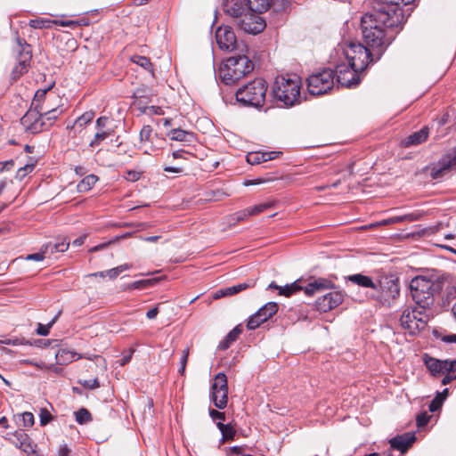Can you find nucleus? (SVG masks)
Masks as SVG:
<instances>
[{"label":"nucleus","instance_id":"obj_59","mask_svg":"<svg viewBox=\"0 0 456 456\" xmlns=\"http://www.w3.org/2000/svg\"><path fill=\"white\" fill-rule=\"evenodd\" d=\"M46 23H49L47 20H30V26L34 28H43L48 27Z\"/></svg>","mask_w":456,"mask_h":456},{"label":"nucleus","instance_id":"obj_44","mask_svg":"<svg viewBox=\"0 0 456 456\" xmlns=\"http://www.w3.org/2000/svg\"><path fill=\"white\" fill-rule=\"evenodd\" d=\"M265 322L262 319H260V316L257 315V314H254L251 315L248 321L247 328L248 330H255L257 327L260 326L261 323Z\"/></svg>","mask_w":456,"mask_h":456},{"label":"nucleus","instance_id":"obj_58","mask_svg":"<svg viewBox=\"0 0 456 456\" xmlns=\"http://www.w3.org/2000/svg\"><path fill=\"white\" fill-rule=\"evenodd\" d=\"M281 152L280 151H267V152H260L261 158L265 159V162L268 160L274 159Z\"/></svg>","mask_w":456,"mask_h":456},{"label":"nucleus","instance_id":"obj_1","mask_svg":"<svg viewBox=\"0 0 456 456\" xmlns=\"http://www.w3.org/2000/svg\"><path fill=\"white\" fill-rule=\"evenodd\" d=\"M398 14L392 16L384 12H370L361 20V28L363 42L369 45L379 59L387 47L395 39L402 28Z\"/></svg>","mask_w":456,"mask_h":456},{"label":"nucleus","instance_id":"obj_38","mask_svg":"<svg viewBox=\"0 0 456 456\" xmlns=\"http://www.w3.org/2000/svg\"><path fill=\"white\" fill-rule=\"evenodd\" d=\"M94 117V111H86L81 116H79L74 122V126H78L80 128H83L86 124L90 123Z\"/></svg>","mask_w":456,"mask_h":456},{"label":"nucleus","instance_id":"obj_31","mask_svg":"<svg viewBox=\"0 0 456 456\" xmlns=\"http://www.w3.org/2000/svg\"><path fill=\"white\" fill-rule=\"evenodd\" d=\"M49 89L37 90L32 101V108L43 111L45 106H49L46 99V93Z\"/></svg>","mask_w":456,"mask_h":456},{"label":"nucleus","instance_id":"obj_41","mask_svg":"<svg viewBox=\"0 0 456 456\" xmlns=\"http://www.w3.org/2000/svg\"><path fill=\"white\" fill-rule=\"evenodd\" d=\"M14 436L17 438V441L19 442V444H16V445L22 449L24 452H28L27 447H25V445L27 444V441L29 440L28 435L22 430H20L15 432Z\"/></svg>","mask_w":456,"mask_h":456},{"label":"nucleus","instance_id":"obj_26","mask_svg":"<svg viewBox=\"0 0 456 456\" xmlns=\"http://www.w3.org/2000/svg\"><path fill=\"white\" fill-rule=\"evenodd\" d=\"M167 136L172 141L182 142L188 144L195 141V135L192 132L185 131L180 128L170 130L167 134Z\"/></svg>","mask_w":456,"mask_h":456},{"label":"nucleus","instance_id":"obj_21","mask_svg":"<svg viewBox=\"0 0 456 456\" xmlns=\"http://www.w3.org/2000/svg\"><path fill=\"white\" fill-rule=\"evenodd\" d=\"M256 281L253 280H249L246 282H241L236 285H232L230 287L223 288L218 289L213 296L215 299H218L224 297L232 296L237 293L241 292L248 288H253L255 286Z\"/></svg>","mask_w":456,"mask_h":456},{"label":"nucleus","instance_id":"obj_42","mask_svg":"<svg viewBox=\"0 0 456 456\" xmlns=\"http://www.w3.org/2000/svg\"><path fill=\"white\" fill-rule=\"evenodd\" d=\"M272 207H273V203L265 202V203H260V204L255 205L253 207H249L248 208L250 210L251 216H256Z\"/></svg>","mask_w":456,"mask_h":456},{"label":"nucleus","instance_id":"obj_22","mask_svg":"<svg viewBox=\"0 0 456 456\" xmlns=\"http://www.w3.org/2000/svg\"><path fill=\"white\" fill-rule=\"evenodd\" d=\"M415 441L413 433H404L397 436L390 440V445L393 449H396L401 452H405Z\"/></svg>","mask_w":456,"mask_h":456},{"label":"nucleus","instance_id":"obj_16","mask_svg":"<svg viewBox=\"0 0 456 456\" xmlns=\"http://www.w3.org/2000/svg\"><path fill=\"white\" fill-rule=\"evenodd\" d=\"M361 70L350 67L349 63H340L336 66L337 81L346 87L356 86L360 83Z\"/></svg>","mask_w":456,"mask_h":456},{"label":"nucleus","instance_id":"obj_15","mask_svg":"<svg viewBox=\"0 0 456 456\" xmlns=\"http://www.w3.org/2000/svg\"><path fill=\"white\" fill-rule=\"evenodd\" d=\"M237 25L246 33L254 35L262 32L266 26L265 21L259 13L252 12L251 11L243 13L239 20H237Z\"/></svg>","mask_w":456,"mask_h":456},{"label":"nucleus","instance_id":"obj_25","mask_svg":"<svg viewBox=\"0 0 456 456\" xmlns=\"http://www.w3.org/2000/svg\"><path fill=\"white\" fill-rule=\"evenodd\" d=\"M428 136V127H423L419 131H417L409 136H407L403 141V144L405 147L419 145L425 142Z\"/></svg>","mask_w":456,"mask_h":456},{"label":"nucleus","instance_id":"obj_4","mask_svg":"<svg viewBox=\"0 0 456 456\" xmlns=\"http://www.w3.org/2000/svg\"><path fill=\"white\" fill-rule=\"evenodd\" d=\"M301 80L297 75L278 76L273 87L274 97L285 106L299 102Z\"/></svg>","mask_w":456,"mask_h":456},{"label":"nucleus","instance_id":"obj_6","mask_svg":"<svg viewBox=\"0 0 456 456\" xmlns=\"http://www.w3.org/2000/svg\"><path fill=\"white\" fill-rule=\"evenodd\" d=\"M345 55L350 67L361 71L364 70L370 62L378 60L377 54L369 45L360 43H350L345 50Z\"/></svg>","mask_w":456,"mask_h":456},{"label":"nucleus","instance_id":"obj_37","mask_svg":"<svg viewBox=\"0 0 456 456\" xmlns=\"http://www.w3.org/2000/svg\"><path fill=\"white\" fill-rule=\"evenodd\" d=\"M131 61L143 68L145 70L152 72V64L149 58L141 55H134L131 57Z\"/></svg>","mask_w":456,"mask_h":456},{"label":"nucleus","instance_id":"obj_17","mask_svg":"<svg viewBox=\"0 0 456 456\" xmlns=\"http://www.w3.org/2000/svg\"><path fill=\"white\" fill-rule=\"evenodd\" d=\"M41 112L30 108L21 118L20 123L27 132L35 134L45 130V121L43 120Z\"/></svg>","mask_w":456,"mask_h":456},{"label":"nucleus","instance_id":"obj_54","mask_svg":"<svg viewBox=\"0 0 456 456\" xmlns=\"http://www.w3.org/2000/svg\"><path fill=\"white\" fill-rule=\"evenodd\" d=\"M46 256L43 248H41L40 251L37 253L30 254L26 256L27 260H35V261H42Z\"/></svg>","mask_w":456,"mask_h":456},{"label":"nucleus","instance_id":"obj_34","mask_svg":"<svg viewBox=\"0 0 456 456\" xmlns=\"http://www.w3.org/2000/svg\"><path fill=\"white\" fill-rule=\"evenodd\" d=\"M97 181L98 177L96 175H88L77 184V191L79 192L87 191L93 188Z\"/></svg>","mask_w":456,"mask_h":456},{"label":"nucleus","instance_id":"obj_62","mask_svg":"<svg viewBox=\"0 0 456 456\" xmlns=\"http://www.w3.org/2000/svg\"><path fill=\"white\" fill-rule=\"evenodd\" d=\"M402 223V218L400 216H393L388 219H385L381 222V224H397Z\"/></svg>","mask_w":456,"mask_h":456},{"label":"nucleus","instance_id":"obj_9","mask_svg":"<svg viewBox=\"0 0 456 456\" xmlns=\"http://www.w3.org/2000/svg\"><path fill=\"white\" fill-rule=\"evenodd\" d=\"M334 71L330 69H323L312 74L307 78L308 91L313 95H322L328 93L334 86Z\"/></svg>","mask_w":456,"mask_h":456},{"label":"nucleus","instance_id":"obj_64","mask_svg":"<svg viewBox=\"0 0 456 456\" xmlns=\"http://www.w3.org/2000/svg\"><path fill=\"white\" fill-rule=\"evenodd\" d=\"M70 450L68 448L66 444H63L60 447L58 455L59 456H69Z\"/></svg>","mask_w":456,"mask_h":456},{"label":"nucleus","instance_id":"obj_11","mask_svg":"<svg viewBox=\"0 0 456 456\" xmlns=\"http://www.w3.org/2000/svg\"><path fill=\"white\" fill-rule=\"evenodd\" d=\"M378 295L376 298L385 305H390L391 303L399 296L400 287L398 280L393 276L382 277L377 283Z\"/></svg>","mask_w":456,"mask_h":456},{"label":"nucleus","instance_id":"obj_47","mask_svg":"<svg viewBox=\"0 0 456 456\" xmlns=\"http://www.w3.org/2000/svg\"><path fill=\"white\" fill-rule=\"evenodd\" d=\"M249 216H251V213H250L249 208H248L246 209H243V210L234 213L232 216V219L235 220L236 222H240V221L246 220Z\"/></svg>","mask_w":456,"mask_h":456},{"label":"nucleus","instance_id":"obj_40","mask_svg":"<svg viewBox=\"0 0 456 456\" xmlns=\"http://www.w3.org/2000/svg\"><path fill=\"white\" fill-rule=\"evenodd\" d=\"M60 314L61 313L59 312L47 325L38 323L37 333L40 336H47L50 332L51 327L55 323Z\"/></svg>","mask_w":456,"mask_h":456},{"label":"nucleus","instance_id":"obj_23","mask_svg":"<svg viewBox=\"0 0 456 456\" xmlns=\"http://www.w3.org/2000/svg\"><path fill=\"white\" fill-rule=\"evenodd\" d=\"M440 167L434 170L433 176L439 178L443 175V173L448 169H456V149L452 152L447 154L441 161Z\"/></svg>","mask_w":456,"mask_h":456},{"label":"nucleus","instance_id":"obj_57","mask_svg":"<svg viewBox=\"0 0 456 456\" xmlns=\"http://www.w3.org/2000/svg\"><path fill=\"white\" fill-rule=\"evenodd\" d=\"M403 222H414L419 220V215L417 213H410L406 215L400 216Z\"/></svg>","mask_w":456,"mask_h":456},{"label":"nucleus","instance_id":"obj_63","mask_svg":"<svg viewBox=\"0 0 456 456\" xmlns=\"http://www.w3.org/2000/svg\"><path fill=\"white\" fill-rule=\"evenodd\" d=\"M441 339L445 343H456V334L445 335Z\"/></svg>","mask_w":456,"mask_h":456},{"label":"nucleus","instance_id":"obj_35","mask_svg":"<svg viewBox=\"0 0 456 456\" xmlns=\"http://www.w3.org/2000/svg\"><path fill=\"white\" fill-rule=\"evenodd\" d=\"M77 354L76 353L67 351V350H59L55 354V358L57 360V362L60 364H65L67 362H70L75 360V357Z\"/></svg>","mask_w":456,"mask_h":456},{"label":"nucleus","instance_id":"obj_32","mask_svg":"<svg viewBox=\"0 0 456 456\" xmlns=\"http://www.w3.org/2000/svg\"><path fill=\"white\" fill-rule=\"evenodd\" d=\"M248 10L252 12L263 13L266 12L270 6V0H246Z\"/></svg>","mask_w":456,"mask_h":456},{"label":"nucleus","instance_id":"obj_39","mask_svg":"<svg viewBox=\"0 0 456 456\" xmlns=\"http://www.w3.org/2000/svg\"><path fill=\"white\" fill-rule=\"evenodd\" d=\"M76 420L78 424H86L92 420L91 413L85 408L79 409L75 412Z\"/></svg>","mask_w":456,"mask_h":456},{"label":"nucleus","instance_id":"obj_45","mask_svg":"<svg viewBox=\"0 0 456 456\" xmlns=\"http://www.w3.org/2000/svg\"><path fill=\"white\" fill-rule=\"evenodd\" d=\"M152 134V128L149 125H145L140 131V141L141 142H149Z\"/></svg>","mask_w":456,"mask_h":456},{"label":"nucleus","instance_id":"obj_7","mask_svg":"<svg viewBox=\"0 0 456 456\" xmlns=\"http://www.w3.org/2000/svg\"><path fill=\"white\" fill-rule=\"evenodd\" d=\"M429 320V315L426 309H421L416 305L414 307L406 308L401 317L400 324L401 327L411 335H415L421 330L425 329Z\"/></svg>","mask_w":456,"mask_h":456},{"label":"nucleus","instance_id":"obj_52","mask_svg":"<svg viewBox=\"0 0 456 456\" xmlns=\"http://www.w3.org/2000/svg\"><path fill=\"white\" fill-rule=\"evenodd\" d=\"M22 421L23 426L26 428H30L34 424V415L31 412H24L22 414Z\"/></svg>","mask_w":456,"mask_h":456},{"label":"nucleus","instance_id":"obj_19","mask_svg":"<svg viewBox=\"0 0 456 456\" xmlns=\"http://www.w3.org/2000/svg\"><path fill=\"white\" fill-rule=\"evenodd\" d=\"M344 299V295L340 291H331L316 300L315 306L318 311L326 313L338 305H339Z\"/></svg>","mask_w":456,"mask_h":456},{"label":"nucleus","instance_id":"obj_49","mask_svg":"<svg viewBox=\"0 0 456 456\" xmlns=\"http://www.w3.org/2000/svg\"><path fill=\"white\" fill-rule=\"evenodd\" d=\"M242 332V328L240 325H237L235 328H233L227 335L225 338H227V340L228 341H231L232 343L234 342L238 338L239 336L241 334Z\"/></svg>","mask_w":456,"mask_h":456},{"label":"nucleus","instance_id":"obj_28","mask_svg":"<svg viewBox=\"0 0 456 456\" xmlns=\"http://www.w3.org/2000/svg\"><path fill=\"white\" fill-rule=\"evenodd\" d=\"M346 280L355 285L363 288H371L373 289H376L378 287L377 283L374 282L370 277L363 275L362 273L349 275L346 277Z\"/></svg>","mask_w":456,"mask_h":456},{"label":"nucleus","instance_id":"obj_2","mask_svg":"<svg viewBox=\"0 0 456 456\" xmlns=\"http://www.w3.org/2000/svg\"><path fill=\"white\" fill-rule=\"evenodd\" d=\"M444 278L440 275H419L410 283L412 299L421 309L428 310L434 304V294L442 290Z\"/></svg>","mask_w":456,"mask_h":456},{"label":"nucleus","instance_id":"obj_46","mask_svg":"<svg viewBox=\"0 0 456 456\" xmlns=\"http://www.w3.org/2000/svg\"><path fill=\"white\" fill-rule=\"evenodd\" d=\"M247 161L250 165H258L265 162V159L261 158L260 152H251L247 155Z\"/></svg>","mask_w":456,"mask_h":456},{"label":"nucleus","instance_id":"obj_12","mask_svg":"<svg viewBox=\"0 0 456 456\" xmlns=\"http://www.w3.org/2000/svg\"><path fill=\"white\" fill-rule=\"evenodd\" d=\"M216 39L219 48L223 51H239L240 53L248 51L246 45L237 41L234 31L229 26L219 27L216 31Z\"/></svg>","mask_w":456,"mask_h":456},{"label":"nucleus","instance_id":"obj_5","mask_svg":"<svg viewBox=\"0 0 456 456\" xmlns=\"http://www.w3.org/2000/svg\"><path fill=\"white\" fill-rule=\"evenodd\" d=\"M267 84L263 78H256L236 92V100L244 106L262 107L265 101Z\"/></svg>","mask_w":456,"mask_h":456},{"label":"nucleus","instance_id":"obj_36","mask_svg":"<svg viewBox=\"0 0 456 456\" xmlns=\"http://www.w3.org/2000/svg\"><path fill=\"white\" fill-rule=\"evenodd\" d=\"M217 428L222 433L223 438L225 440L233 439L235 436V429L230 424H223L222 422L217 423Z\"/></svg>","mask_w":456,"mask_h":456},{"label":"nucleus","instance_id":"obj_10","mask_svg":"<svg viewBox=\"0 0 456 456\" xmlns=\"http://www.w3.org/2000/svg\"><path fill=\"white\" fill-rule=\"evenodd\" d=\"M300 280L290 284H287L281 288L280 295L289 297L292 294L304 289L307 296L314 295L317 292H322L325 289L333 288L334 284L331 281L325 278H318L309 282L305 288L300 286Z\"/></svg>","mask_w":456,"mask_h":456},{"label":"nucleus","instance_id":"obj_50","mask_svg":"<svg viewBox=\"0 0 456 456\" xmlns=\"http://www.w3.org/2000/svg\"><path fill=\"white\" fill-rule=\"evenodd\" d=\"M41 426H45L52 419V414L46 409H41L39 413Z\"/></svg>","mask_w":456,"mask_h":456},{"label":"nucleus","instance_id":"obj_53","mask_svg":"<svg viewBox=\"0 0 456 456\" xmlns=\"http://www.w3.org/2000/svg\"><path fill=\"white\" fill-rule=\"evenodd\" d=\"M430 416L424 412L417 416L416 421L419 428L426 426L429 421Z\"/></svg>","mask_w":456,"mask_h":456},{"label":"nucleus","instance_id":"obj_14","mask_svg":"<svg viewBox=\"0 0 456 456\" xmlns=\"http://www.w3.org/2000/svg\"><path fill=\"white\" fill-rule=\"evenodd\" d=\"M210 400L220 410L227 406L228 382L226 375L223 372H219L215 376L210 389Z\"/></svg>","mask_w":456,"mask_h":456},{"label":"nucleus","instance_id":"obj_27","mask_svg":"<svg viewBox=\"0 0 456 456\" xmlns=\"http://www.w3.org/2000/svg\"><path fill=\"white\" fill-rule=\"evenodd\" d=\"M69 241L63 238L60 242H48L42 246V248L46 256H51L56 252H65L69 246Z\"/></svg>","mask_w":456,"mask_h":456},{"label":"nucleus","instance_id":"obj_18","mask_svg":"<svg viewBox=\"0 0 456 456\" xmlns=\"http://www.w3.org/2000/svg\"><path fill=\"white\" fill-rule=\"evenodd\" d=\"M376 4L373 7V12H384L385 13L392 16V13L398 14L399 21L403 22V10L401 5H407L412 3L414 0H375Z\"/></svg>","mask_w":456,"mask_h":456},{"label":"nucleus","instance_id":"obj_3","mask_svg":"<svg viewBox=\"0 0 456 456\" xmlns=\"http://www.w3.org/2000/svg\"><path fill=\"white\" fill-rule=\"evenodd\" d=\"M254 69V63L248 56L240 53L228 58L221 66L219 77L225 85H232Z\"/></svg>","mask_w":456,"mask_h":456},{"label":"nucleus","instance_id":"obj_43","mask_svg":"<svg viewBox=\"0 0 456 456\" xmlns=\"http://www.w3.org/2000/svg\"><path fill=\"white\" fill-rule=\"evenodd\" d=\"M35 166V163H30L20 167L16 173V178L22 180L28 173L33 171Z\"/></svg>","mask_w":456,"mask_h":456},{"label":"nucleus","instance_id":"obj_33","mask_svg":"<svg viewBox=\"0 0 456 456\" xmlns=\"http://www.w3.org/2000/svg\"><path fill=\"white\" fill-rule=\"evenodd\" d=\"M444 300L452 304V313L456 320V286H448L444 293Z\"/></svg>","mask_w":456,"mask_h":456},{"label":"nucleus","instance_id":"obj_29","mask_svg":"<svg viewBox=\"0 0 456 456\" xmlns=\"http://www.w3.org/2000/svg\"><path fill=\"white\" fill-rule=\"evenodd\" d=\"M61 110L59 108H52L50 105L41 112L43 120L45 121V130L51 127L53 122L61 115Z\"/></svg>","mask_w":456,"mask_h":456},{"label":"nucleus","instance_id":"obj_51","mask_svg":"<svg viewBox=\"0 0 456 456\" xmlns=\"http://www.w3.org/2000/svg\"><path fill=\"white\" fill-rule=\"evenodd\" d=\"M80 385L88 389H94L100 387L99 381L97 379L80 380Z\"/></svg>","mask_w":456,"mask_h":456},{"label":"nucleus","instance_id":"obj_60","mask_svg":"<svg viewBox=\"0 0 456 456\" xmlns=\"http://www.w3.org/2000/svg\"><path fill=\"white\" fill-rule=\"evenodd\" d=\"M442 404V399H439V397H436L429 404L428 408L429 411L434 412L436 411Z\"/></svg>","mask_w":456,"mask_h":456},{"label":"nucleus","instance_id":"obj_30","mask_svg":"<svg viewBox=\"0 0 456 456\" xmlns=\"http://www.w3.org/2000/svg\"><path fill=\"white\" fill-rule=\"evenodd\" d=\"M279 307L275 302H268L264 306H262L257 312V315L260 316L264 322H266L273 315H274Z\"/></svg>","mask_w":456,"mask_h":456},{"label":"nucleus","instance_id":"obj_13","mask_svg":"<svg viewBox=\"0 0 456 456\" xmlns=\"http://www.w3.org/2000/svg\"><path fill=\"white\" fill-rule=\"evenodd\" d=\"M17 54V65L12 69V78L18 79L21 75L28 70L32 59V50L30 45L23 39L17 38V45L14 49Z\"/></svg>","mask_w":456,"mask_h":456},{"label":"nucleus","instance_id":"obj_55","mask_svg":"<svg viewBox=\"0 0 456 456\" xmlns=\"http://www.w3.org/2000/svg\"><path fill=\"white\" fill-rule=\"evenodd\" d=\"M209 416L213 420L220 419L222 421L225 420V414L224 412L218 411L215 409L209 410Z\"/></svg>","mask_w":456,"mask_h":456},{"label":"nucleus","instance_id":"obj_20","mask_svg":"<svg viewBox=\"0 0 456 456\" xmlns=\"http://www.w3.org/2000/svg\"><path fill=\"white\" fill-rule=\"evenodd\" d=\"M109 121V118L107 117H100L97 118L95 122L97 132L95 133L94 139L89 143L90 147L94 148L99 146L102 141L112 134L113 130L107 128Z\"/></svg>","mask_w":456,"mask_h":456},{"label":"nucleus","instance_id":"obj_48","mask_svg":"<svg viewBox=\"0 0 456 456\" xmlns=\"http://www.w3.org/2000/svg\"><path fill=\"white\" fill-rule=\"evenodd\" d=\"M188 357H189V348L186 347L183 353H182V356L180 358V369H179V373L181 375H183L184 372H185V368H186V364H187V361H188Z\"/></svg>","mask_w":456,"mask_h":456},{"label":"nucleus","instance_id":"obj_24","mask_svg":"<svg viewBox=\"0 0 456 456\" xmlns=\"http://www.w3.org/2000/svg\"><path fill=\"white\" fill-rule=\"evenodd\" d=\"M223 11L224 13L239 20L242 16L244 8L238 0H224Z\"/></svg>","mask_w":456,"mask_h":456},{"label":"nucleus","instance_id":"obj_61","mask_svg":"<svg viewBox=\"0 0 456 456\" xmlns=\"http://www.w3.org/2000/svg\"><path fill=\"white\" fill-rule=\"evenodd\" d=\"M14 166L13 160H7L0 162V172H3L4 170H9Z\"/></svg>","mask_w":456,"mask_h":456},{"label":"nucleus","instance_id":"obj_56","mask_svg":"<svg viewBox=\"0 0 456 456\" xmlns=\"http://www.w3.org/2000/svg\"><path fill=\"white\" fill-rule=\"evenodd\" d=\"M141 177V174L137 171L129 170L126 172L125 178L131 182L138 181Z\"/></svg>","mask_w":456,"mask_h":456},{"label":"nucleus","instance_id":"obj_8","mask_svg":"<svg viewBox=\"0 0 456 456\" xmlns=\"http://www.w3.org/2000/svg\"><path fill=\"white\" fill-rule=\"evenodd\" d=\"M425 364L433 376L444 375L443 385H447L456 379V359L442 361L427 356Z\"/></svg>","mask_w":456,"mask_h":456}]
</instances>
